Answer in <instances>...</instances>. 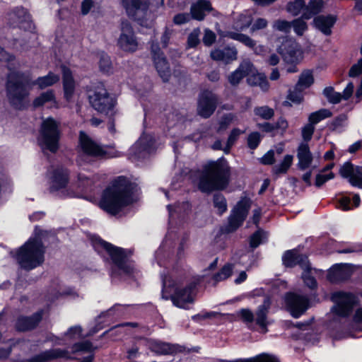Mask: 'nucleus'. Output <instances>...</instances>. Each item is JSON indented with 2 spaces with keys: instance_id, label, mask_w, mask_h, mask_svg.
<instances>
[{
  "instance_id": "obj_13",
  "label": "nucleus",
  "mask_w": 362,
  "mask_h": 362,
  "mask_svg": "<svg viewBox=\"0 0 362 362\" xmlns=\"http://www.w3.org/2000/svg\"><path fill=\"white\" fill-rule=\"evenodd\" d=\"M79 144L83 152L78 160L80 165H81V161H86L88 158L103 157L106 155V151L103 147L93 141L83 132H80Z\"/></svg>"
},
{
  "instance_id": "obj_58",
  "label": "nucleus",
  "mask_w": 362,
  "mask_h": 362,
  "mask_svg": "<svg viewBox=\"0 0 362 362\" xmlns=\"http://www.w3.org/2000/svg\"><path fill=\"white\" fill-rule=\"evenodd\" d=\"M92 349V344L88 341H85L83 342L75 343L72 346V352H90Z\"/></svg>"
},
{
  "instance_id": "obj_43",
  "label": "nucleus",
  "mask_w": 362,
  "mask_h": 362,
  "mask_svg": "<svg viewBox=\"0 0 362 362\" xmlns=\"http://www.w3.org/2000/svg\"><path fill=\"white\" fill-rule=\"evenodd\" d=\"M223 36L228 37L230 39L239 41L250 48H253L256 45V42L255 40H253L249 36L242 34V33H238L233 32V31H229V32H226L224 35H223Z\"/></svg>"
},
{
  "instance_id": "obj_59",
  "label": "nucleus",
  "mask_w": 362,
  "mask_h": 362,
  "mask_svg": "<svg viewBox=\"0 0 362 362\" xmlns=\"http://www.w3.org/2000/svg\"><path fill=\"white\" fill-rule=\"evenodd\" d=\"M273 28L277 30L288 33L291 29V22L286 20H277L274 23Z\"/></svg>"
},
{
  "instance_id": "obj_50",
  "label": "nucleus",
  "mask_w": 362,
  "mask_h": 362,
  "mask_svg": "<svg viewBox=\"0 0 362 362\" xmlns=\"http://www.w3.org/2000/svg\"><path fill=\"white\" fill-rule=\"evenodd\" d=\"M305 7L306 5L303 0H295L287 4L286 10L289 13L296 16L302 11L303 13Z\"/></svg>"
},
{
  "instance_id": "obj_28",
  "label": "nucleus",
  "mask_w": 362,
  "mask_h": 362,
  "mask_svg": "<svg viewBox=\"0 0 362 362\" xmlns=\"http://www.w3.org/2000/svg\"><path fill=\"white\" fill-rule=\"evenodd\" d=\"M298 166L300 170L308 168L313 161V155L307 143H301L297 150Z\"/></svg>"
},
{
  "instance_id": "obj_6",
  "label": "nucleus",
  "mask_w": 362,
  "mask_h": 362,
  "mask_svg": "<svg viewBox=\"0 0 362 362\" xmlns=\"http://www.w3.org/2000/svg\"><path fill=\"white\" fill-rule=\"evenodd\" d=\"M69 173L66 169H55L49 181V191L51 193L59 197H79L81 193L88 190V185L90 182L86 177L78 175V191H74L71 186H68Z\"/></svg>"
},
{
  "instance_id": "obj_45",
  "label": "nucleus",
  "mask_w": 362,
  "mask_h": 362,
  "mask_svg": "<svg viewBox=\"0 0 362 362\" xmlns=\"http://www.w3.org/2000/svg\"><path fill=\"white\" fill-rule=\"evenodd\" d=\"M314 83V77L313 71L310 70H305L303 71L299 77L298 81L296 84L297 90H303L309 88Z\"/></svg>"
},
{
  "instance_id": "obj_5",
  "label": "nucleus",
  "mask_w": 362,
  "mask_h": 362,
  "mask_svg": "<svg viewBox=\"0 0 362 362\" xmlns=\"http://www.w3.org/2000/svg\"><path fill=\"white\" fill-rule=\"evenodd\" d=\"M42 231L37 227L35 235L15 252L13 256L20 267L26 270L33 269L44 262L45 248L40 238Z\"/></svg>"
},
{
  "instance_id": "obj_32",
  "label": "nucleus",
  "mask_w": 362,
  "mask_h": 362,
  "mask_svg": "<svg viewBox=\"0 0 362 362\" xmlns=\"http://www.w3.org/2000/svg\"><path fill=\"white\" fill-rule=\"evenodd\" d=\"M246 76L247 77V83L250 86H259L263 91H267L269 89V86L266 76L264 74L257 72L253 65L252 71L247 74Z\"/></svg>"
},
{
  "instance_id": "obj_17",
  "label": "nucleus",
  "mask_w": 362,
  "mask_h": 362,
  "mask_svg": "<svg viewBox=\"0 0 362 362\" xmlns=\"http://www.w3.org/2000/svg\"><path fill=\"white\" fill-rule=\"evenodd\" d=\"M359 269V267H355L349 264H337L329 270L327 279L332 283L341 282L357 274Z\"/></svg>"
},
{
  "instance_id": "obj_26",
  "label": "nucleus",
  "mask_w": 362,
  "mask_h": 362,
  "mask_svg": "<svg viewBox=\"0 0 362 362\" xmlns=\"http://www.w3.org/2000/svg\"><path fill=\"white\" fill-rule=\"evenodd\" d=\"M337 21V18L333 15H320L313 20V25L325 35L332 34V28Z\"/></svg>"
},
{
  "instance_id": "obj_48",
  "label": "nucleus",
  "mask_w": 362,
  "mask_h": 362,
  "mask_svg": "<svg viewBox=\"0 0 362 362\" xmlns=\"http://www.w3.org/2000/svg\"><path fill=\"white\" fill-rule=\"evenodd\" d=\"M293 160V156L291 155H286L283 160L278 165L273 167L272 173L274 175H279L286 174L290 167L291 166Z\"/></svg>"
},
{
  "instance_id": "obj_36",
  "label": "nucleus",
  "mask_w": 362,
  "mask_h": 362,
  "mask_svg": "<svg viewBox=\"0 0 362 362\" xmlns=\"http://www.w3.org/2000/svg\"><path fill=\"white\" fill-rule=\"evenodd\" d=\"M62 74L64 97L67 100H69L74 91L75 83L71 71L64 66H62Z\"/></svg>"
},
{
  "instance_id": "obj_46",
  "label": "nucleus",
  "mask_w": 362,
  "mask_h": 362,
  "mask_svg": "<svg viewBox=\"0 0 362 362\" xmlns=\"http://www.w3.org/2000/svg\"><path fill=\"white\" fill-rule=\"evenodd\" d=\"M171 205H168L167 208L169 211V223L170 224L173 223L174 219L177 216L179 217L182 216V214H187V211L190 209V204L188 202H182V204H178L174 211L171 209Z\"/></svg>"
},
{
  "instance_id": "obj_42",
  "label": "nucleus",
  "mask_w": 362,
  "mask_h": 362,
  "mask_svg": "<svg viewBox=\"0 0 362 362\" xmlns=\"http://www.w3.org/2000/svg\"><path fill=\"white\" fill-rule=\"evenodd\" d=\"M46 103H50V106H56L57 102L52 90L42 93L33 100V106L35 107L42 106Z\"/></svg>"
},
{
  "instance_id": "obj_44",
  "label": "nucleus",
  "mask_w": 362,
  "mask_h": 362,
  "mask_svg": "<svg viewBox=\"0 0 362 362\" xmlns=\"http://www.w3.org/2000/svg\"><path fill=\"white\" fill-rule=\"evenodd\" d=\"M223 36L228 37L230 39L239 41L250 48H253L256 45V42L255 40H253L249 36L242 34V33H238L233 32V31H229V32H226L224 35H223Z\"/></svg>"
},
{
  "instance_id": "obj_40",
  "label": "nucleus",
  "mask_w": 362,
  "mask_h": 362,
  "mask_svg": "<svg viewBox=\"0 0 362 362\" xmlns=\"http://www.w3.org/2000/svg\"><path fill=\"white\" fill-rule=\"evenodd\" d=\"M347 336L358 338L362 337V308L356 310L353 319L351 329Z\"/></svg>"
},
{
  "instance_id": "obj_30",
  "label": "nucleus",
  "mask_w": 362,
  "mask_h": 362,
  "mask_svg": "<svg viewBox=\"0 0 362 362\" xmlns=\"http://www.w3.org/2000/svg\"><path fill=\"white\" fill-rule=\"evenodd\" d=\"M30 18L27 11L21 6L15 8L8 13L9 23L13 27H22L23 23L30 21Z\"/></svg>"
},
{
  "instance_id": "obj_12",
  "label": "nucleus",
  "mask_w": 362,
  "mask_h": 362,
  "mask_svg": "<svg viewBox=\"0 0 362 362\" xmlns=\"http://www.w3.org/2000/svg\"><path fill=\"white\" fill-rule=\"evenodd\" d=\"M156 141L153 136L143 134L131 148L129 154L132 160L146 158L156 150Z\"/></svg>"
},
{
  "instance_id": "obj_38",
  "label": "nucleus",
  "mask_w": 362,
  "mask_h": 362,
  "mask_svg": "<svg viewBox=\"0 0 362 362\" xmlns=\"http://www.w3.org/2000/svg\"><path fill=\"white\" fill-rule=\"evenodd\" d=\"M302 274V279L305 284L310 289H315L317 286V284L315 279V276H317L321 271H318L315 269L312 268L310 264H307L304 268Z\"/></svg>"
},
{
  "instance_id": "obj_35",
  "label": "nucleus",
  "mask_w": 362,
  "mask_h": 362,
  "mask_svg": "<svg viewBox=\"0 0 362 362\" xmlns=\"http://www.w3.org/2000/svg\"><path fill=\"white\" fill-rule=\"evenodd\" d=\"M360 202L361 199L358 194H353L352 198L350 195H342L337 199L336 206L339 209L348 211L358 206Z\"/></svg>"
},
{
  "instance_id": "obj_39",
  "label": "nucleus",
  "mask_w": 362,
  "mask_h": 362,
  "mask_svg": "<svg viewBox=\"0 0 362 362\" xmlns=\"http://www.w3.org/2000/svg\"><path fill=\"white\" fill-rule=\"evenodd\" d=\"M219 362H280L277 357L268 354H261L249 358H236L234 360L220 359Z\"/></svg>"
},
{
  "instance_id": "obj_19",
  "label": "nucleus",
  "mask_w": 362,
  "mask_h": 362,
  "mask_svg": "<svg viewBox=\"0 0 362 362\" xmlns=\"http://www.w3.org/2000/svg\"><path fill=\"white\" fill-rule=\"evenodd\" d=\"M217 102V96L211 91L204 90L202 92L197 107L199 115L204 118L209 117L216 110Z\"/></svg>"
},
{
  "instance_id": "obj_64",
  "label": "nucleus",
  "mask_w": 362,
  "mask_h": 362,
  "mask_svg": "<svg viewBox=\"0 0 362 362\" xmlns=\"http://www.w3.org/2000/svg\"><path fill=\"white\" fill-rule=\"evenodd\" d=\"M235 119V115L233 114L229 113L223 115L220 122H219V127L218 131H222L225 130L229 124H231V122Z\"/></svg>"
},
{
  "instance_id": "obj_1",
  "label": "nucleus",
  "mask_w": 362,
  "mask_h": 362,
  "mask_svg": "<svg viewBox=\"0 0 362 362\" xmlns=\"http://www.w3.org/2000/svg\"><path fill=\"white\" fill-rule=\"evenodd\" d=\"M0 61L7 63L9 73L7 76L6 85V94L9 103L16 109L21 110L28 104V95L32 86L37 85L39 88L44 89L55 84L59 80V76L49 72L47 76L39 77L32 81L29 75L18 71L19 63L15 57L0 47Z\"/></svg>"
},
{
  "instance_id": "obj_21",
  "label": "nucleus",
  "mask_w": 362,
  "mask_h": 362,
  "mask_svg": "<svg viewBox=\"0 0 362 362\" xmlns=\"http://www.w3.org/2000/svg\"><path fill=\"white\" fill-rule=\"evenodd\" d=\"M339 174L348 179L352 186L362 189V166H355L351 162H346L340 167Z\"/></svg>"
},
{
  "instance_id": "obj_62",
  "label": "nucleus",
  "mask_w": 362,
  "mask_h": 362,
  "mask_svg": "<svg viewBox=\"0 0 362 362\" xmlns=\"http://www.w3.org/2000/svg\"><path fill=\"white\" fill-rule=\"evenodd\" d=\"M261 141V135L258 132H252L247 138V145L250 148L255 149Z\"/></svg>"
},
{
  "instance_id": "obj_52",
  "label": "nucleus",
  "mask_w": 362,
  "mask_h": 362,
  "mask_svg": "<svg viewBox=\"0 0 362 362\" xmlns=\"http://www.w3.org/2000/svg\"><path fill=\"white\" fill-rule=\"evenodd\" d=\"M214 204L215 208L218 209L219 214H222L227 210L226 200L225 197L219 193H216L214 194Z\"/></svg>"
},
{
  "instance_id": "obj_47",
  "label": "nucleus",
  "mask_w": 362,
  "mask_h": 362,
  "mask_svg": "<svg viewBox=\"0 0 362 362\" xmlns=\"http://www.w3.org/2000/svg\"><path fill=\"white\" fill-rule=\"evenodd\" d=\"M233 270V264L227 263L217 273L212 275L211 280L214 284L226 280L231 276Z\"/></svg>"
},
{
  "instance_id": "obj_25",
  "label": "nucleus",
  "mask_w": 362,
  "mask_h": 362,
  "mask_svg": "<svg viewBox=\"0 0 362 362\" xmlns=\"http://www.w3.org/2000/svg\"><path fill=\"white\" fill-rule=\"evenodd\" d=\"M354 88L353 83L350 82L344 90L342 95L335 92L332 87L325 88L323 90V93L329 103L336 104L339 103L342 98L344 100L349 98L353 93Z\"/></svg>"
},
{
  "instance_id": "obj_24",
  "label": "nucleus",
  "mask_w": 362,
  "mask_h": 362,
  "mask_svg": "<svg viewBox=\"0 0 362 362\" xmlns=\"http://www.w3.org/2000/svg\"><path fill=\"white\" fill-rule=\"evenodd\" d=\"M284 264L287 267H293L299 265L301 268H304L309 263L308 257L299 254L297 250L286 251L282 257Z\"/></svg>"
},
{
  "instance_id": "obj_7",
  "label": "nucleus",
  "mask_w": 362,
  "mask_h": 362,
  "mask_svg": "<svg viewBox=\"0 0 362 362\" xmlns=\"http://www.w3.org/2000/svg\"><path fill=\"white\" fill-rule=\"evenodd\" d=\"M59 123L52 117L45 119L37 139L42 149L56 152L59 147Z\"/></svg>"
},
{
  "instance_id": "obj_51",
  "label": "nucleus",
  "mask_w": 362,
  "mask_h": 362,
  "mask_svg": "<svg viewBox=\"0 0 362 362\" xmlns=\"http://www.w3.org/2000/svg\"><path fill=\"white\" fill-rule=\"evenodd\" d=\"M245 133V131H242L238 128H234L230 133L227 144L223 151L228 153L230 148L234 145L240 135Z\"/></svg>"
},
{
  "instance_id": "obj_15",
  "label": "nucleus",
  "mask_w": 362,
  "mask_h": 362,
  "mask_svg": "<svg viewBox=\"0 0 362 362\" xmlns=\"http://www.w3.org/2000/svg\"><path fill=\"white\" fill-rule=\"evenodd\" d=\"M118 46L124 52H134L139 47V42L134 35L132 25L127 21L121 24V35L117 42Z\"/></svg>"
},
{
  "instance_id": "obj_16",
  "label": "nucleus",
  "mask_w": 362,
  "mask_h": 362,
  "mask_svg": "<svg viewBox=\"0 0 362 362\" xmlns=\"http://www.w3.org/2000/svg\"><path fill=\"white\" fill-rule=\"evenodd\" d=\"M285 303L291 315L296 318L303 315L309 307V300L305 296L294 293L286 294Z\"/></svg>"
},
{
  "instance_id": "obj_9",
  "label": "nucleus",
  "mask_w": 362,
  "mask_h": 362,
  "mask_svg": "<svg viewBox=\"0 0 362 362\" xmlns=\"http://www.w3.org/2000/svg\"><path fill=\"white\" fill-rule=\"evenodd\" d=\"M88 99L92 107L101 113L108 114L115 105V98L110 95L102 84L89 93Z\"/></svg>"
},
{
  "instance_id": "obj_2",
  "label": "nucleus",
  "mask_w": 362,
  "mask_h": 362,
  "mask_svg": "<svg viewBox=\"0 0 362 362\" xmlns=\"http://www.w3.org/2000/svg\"><path fill=\"white\" fill-rule=\"evenodd\" d=\"M138 186L124 177L115 179L103 191L99 206L110 214H118L124 207L136 201Z\"/></svg>"
},
{
  "instance_id": "obj_31",
  "label": "nucleus",
  "mask_w": 362,
  "mask_h": 362,
  "mask_svg": "<svg viewBox=\"0 0 362 362\" xmlns=\"http://www.w3.org/2000/svg\"><path fill=\"white\" fill-rule=\"evenodd\" d=\"M238 52L235 47H226L223 49H216L211 52V57L214 60L223 61L229 63L237 59Z\"/></svg>"
},
{
  "instance_id": "obj_14",
  "label": "nucleus",
  "mask_w": 362,
  "mask_h": 362,
  "mask_svg": "<svg viewBox=\"0 0 362 362\" xmlns=\"http://www.w3.org/2000/svg\"><path fill=\"white\" fill-rule=\"evenodd\" d=\"M250 206L251 201L246 197L242 198L237 203L228 218V232L235 230L243 224L247 217Z\"/></svg>"
},
{
  "instance_id": "obj_29",
  "label": "nucleus",
  "mask_w": 362,
  "mask_h": 362,
  "mask_svg": "<svg viewBox=\"0 0 362 362\" xmlns=\"http://www.w3.org/2000/svg\"><path fill=\"white\" fill-rule=\"evenodd\" d=\"M252 71V64L250 61H243L238 68L228 76V81L232 86L239 84L247 74Z\"/></svg>"
},
{
  "instance_id": "obj_37",
  "label": "nucleus",
  "mask_w": 362,
  "mask_h": 362,
  "mask_svg": "<svg viewBox=\"0 0 362 362\" xmlns=\"http://www.w3.org/2000/svg\"><path fill=\"white\" fill-rule=\"evenodd\" d=\"M146 346L153 352L159 355L170 354L173 349L170 344L162 342L156 339L146 340Z\"/></svg>"
},
{
  "instance_id": "obj_23",
  "label": "nucleus",
  "mask_w": 362,
  "mask_h": 362,
  "mask_svg": "<svg viewBox=\"0 0 362 362\" xmlns=\"http://www.w3.org/2000/svg\"><path fill=\"white\" fill-rule=\"evenodd\" d=\"M71 358L67 351L60 349H53L42 351L35 355L28 360H24L21 362H49L57 358Z\"/></svg>"
},
{
  "instance_id": "obj_3",
  "label": "nucleus",
  "mask_w": 362,
  "mask_h": 362,
  "mask_svg": "<svg viewBox=\"0 0 362 362\" xmlns=\"http://www.w3.org/2000/svg\"><path fill=\"white\" fill-rule=\"evenodd\" d=\"M228 173L229 167L225 159L209 162L204 165L199 174V189L203 192H209L225 188L228 183Z\"/></svg>"
},
{
  "instance_id": "obj_55",
  "label": "nucleus",
  "mask_w": 362,
  "mask_h": 362,
  "mask_svg": "<svg viewBox=\"0 0 362 362\" xmlns=\"http://www.w3.org/2000/svg\"><path fill=\"white\" fill-rule=\"evenodd\" d=\"M267 238V235L262 230H257L250 238V246L253 248L259 246L263 240Z\"/></svg>"
},
{
  "instance_id": "obj_20",
  "label": "nucleus",
  "mask_w": 362,
  "mask_h": 362,
  "mask_svg": "<svg viewBox=\"0 0 362 362\" xmlns=\"http://www.w3.org/2000/svg\"><path fill=\"white\" fill-rule=\"evenodd\" d=\"M195 286L194 283H191L183 288H175L173 294L170 295L173 304L178 308H187V304L193 301Z\"/></svg>"
},
{
  "instance_id": "obj_27",
  "label": "nucleus",
  "mask_w": 362,
  "mask_h": 362,
  "mask_svg": "<svg viewBox=\"0 0 362 362\" xmlns=\"http://www.w3.org/2000/svg\"><path fill=\"white\" fill-rule=\"evenodd\" d=\"M42 311L35 313L32 317H20L18 318L16 327L17 330L24 332L35 328L41 320Z\"/></svg>"
},
{
  "instance_id": "obj_49",
  "label": "nucleus",
  "mask_w": 362,
  "mask_h": 362,
  "mask_svg": "<svg viewBox=\"0 0 362 362\" xmlns=\"http://www.w3.org/2000/svg\"><path fill=\"white\" fill-rule=\"evenodd\" d=\"M332 112L327 109H320L316 112H312L308 117V122L314 126L322 120L329 118L332 116Z\"/></svg>"
},
{
  "instance_id": "obj_61",
  "label": "nucleus",
  "mask_w": 362,
  "mask_h": 362,
  "mask_svg": "<svg viewBox=\"0 0 362 362\" xmlns=\"http://www.w3.org/2000/svg\"><path fill=\"white\" fill-rule=\"evenodd\" d=\"M199 35L200 30L199 28L193 30V31L189 35L187 39V45L189 47H194L199 44Z\"/></svg>"
},
{
  "instance_id": "obj_18",
  "label": "nucleus",
  "mask_w": 362,
  "mask_h": 362,
  "mask_svg": "<svg viewBox=\"0 0 362 362\" xmlns=\"http://www.w3.org/2000/svg\"><path fill=\"white\" fill-rule=\"evenodd\" d=\"M279 52L286 63H297L303 57L300 45L293 39L284 40L279 47Z\"/></svg>"
},
{
  "instance_id": "obj_41",
  "label": "nucleus",
  "mask_w": 362,
  "mask_h": 362,
  "mask_svg": "<svg viewBox=\"0 0 362 362\" xmlns=\"http://www.w3.org/2000/svg\"><path fill=\"white\" fill-rule=\"evenodd\" d=\"M323 4V0H310L308 5L306 6L302 13V18L307 20L310 19L322 11Z\"/></svg>"
},
{
  "instance_id": "obj_53",
  "label": "nucleus",
  "mask_w": 362,
  "mask_h": 362,
  "mask_svg": "<svg viewBox=\"0 0 362 362\" xmlns=\"http://www.w3.org/2000/svg\"><path fill=\"white\" fill-rule=\"evenodd\" d=\"M252 20V14L249 11L242 13L240 16L238 22H237L235 28L243 30L251 25Z\"/></svg>"
},
{
  "instance_id": "obj_22",
  "label": "nucleus",
  "mask_w": 362,
  "mask_h": 362,
  "mask_svg": "<svg viewBox=\"0 0 362 362\" xmlns=\"http://www.w3.org/2000/svg\"><path fill=\"white\" fill-rule=\"evenodd\" d=\"M151 54L155 67L163 78V81H168L170 76V71L168 64L163 57V54L160 52L158 45H155L153 42L151 45Z\"/></svg>"
},
{
  "instance_id": "obj_63",
  "label": "nucleus",
  "mask_w": 362,
  "mask_h": 362,
  "mask_svg": "<svg viewBox=\"0 0 362 362\" xmlns=\"http://www.w3.org/2000/svg\"><path fill=\"white\" fill-rule=\"evenodd\" d=\"M314 131L315 126L310 122L302 128V137L305 141V143H307L312 139Z\"/></svg>"
},
{
  "instance_id": "obj_54",
  "label": "nucleus",
  "mask_w": 362,
  "mask_h": 362,
  "mask_svg": "<svg viewBox=\"0 0 362 362\" xmlns=\"http://www.w3.org/2000/svg\"><path fill=\"white\" fill-rule=\"evenodd\" d=\"M291 28H293L295 33L299 36L303 35L307 30V23L302 18H297L291 22Z\"/></svg>"
},
{
  "instance_id": "obj_60",
  "label": "nucleus",
  "mask_w": 362,
  "mask_h": 362,
  "mask_svg": "<svg viewBox=\"0 0 362 362\" xmlns=\"http://www.w3.org/2000/svg\"><path fill=\"white\" fill-rule=\"evenodd\" d=\"M334 177V174L332 172L326 173L320 172L317 175L315 179V185L318 187H321L324 183Z\"/></svg>"
},
{
  "instance_id": "obj_57",
  "label": "nucleus",
  "mask_w": 362,
  "mask_h": 362,
  "mask_svg": "<svg viewBox=\"0 0 362 362\" xmlns=\"http://www.w3.org/2000/svg\"><path fill=\"white\" fill-rule=\"evenodd\" d=\"M362 250V245L358 243H346L344 247L338 249L337 251L339 253H352L358 252Z\"/></svg>"
},
{
  "instance_id": "obj_11",
  "label": "nucleus",
  "mask_w": 362,
  "mask_h": 362,
  "mask_svg": "<svg viewBox=\"0 0 362 362\" xmlns=\"http://www.w3.org/2000/svg\"><path fill=\"white\" fill-rule=\"evenodd\" d=\"M129 17L143 24L144 18L148 16L150 0H121Z\"/></svg>"
},
{
  "instance_id": "obj_33",
  "label": "nucleus",
  "mask_w": 362,
  "mask_h": 362,
  "mask_svg": "<svg viewBox=\"0 0 362 362\" xmlns=\"http://www.w3.org/2000/svg\"><path fill=\"white\" fill-rule=\"evenodd\" d=\"M212 7L211 3L206 0H199L191 6V14L194 19L202 21L206 13L211 11Z\"/></svg>"
},
{
  "instance_id": "obj_4",
  "label": "nucleus",
  "mask_w": 362,
  "mask_h": 362,
  "mask_svg": "<svg viewBox=\"0 0 362 362\" xmlns=\"http://www.w3.org/2000/svg\"><path fill=\"white\" fill-rule=\"evenodd\" d=\"M91 242L94 249L98 253L101 252L100 250H104L110 256L113 264L110 275L113 279H124L133 274L134 264L129 261L124 249L115 247L96 235L91 238Z\"/></svg>"
},
{
  "instance_id": "obj_56",
  "label": "nucleus",
  "mask_w": 362,
  "mask_h": 362,
  "mask_svg": "<svg viewBox=\"0 0 362 362\" xmlns=\"http://www.w3.org/2000/svg\"><path fill=\"white\" fill-rule=\"evenodd\" d=\"M254 112L256 115L265 119H269L274 115V110L267 106L256 107Z\"/></svg>"
},
{
  "instance_id": "obj_10",
  "label": "nucleus",
  "mask_w": 362,
  "mask_h": 362,
  "mask_svg": "<svg viewBox=\"0 0 362 362\" xmlns=\"http://www.w3.org/2000/svg\"><path fill=\"white\" fill-rule=\"evenodd\" d=\"M331 299L334 303L332 312L341 317L349 315L358 303V298L354 294L343 291L333 293Z\"/></svg>"
},
{
  "instance_id": "obj_8",
  "label": "nucleus",
  "mask_w": 362,
  "mask_h": 362,
  "mask_svg": "<svg viewBox=\"0 0 362 362\" xmlns=\"http://www.w3.org/2000/svg\"><path fill=\"white\" fill-rule=\"evenodd\" d=\"M268 306L266 302L263 305H259L256 312L255 317L252 312L249 309L240 310L238 315L250 329L257 330L261 333H266L268 325L267 320Z\"/></svg>"
},
{
  "instance_id": "obj_34",
  "label": "nucleus",
  "mask_w": 362,
  "mask_h": 362,
  "mask_svg": "<svg viewBox=\"0 0 362 362\" xmlns=\"http://www.w3.org/2000/svg\"><path fill=\"white\" fill-rule=\"evenodd\" d=\"M82 329L80 326H74L69 329L64 334V339L55 338L54 344L58 345H68L82 338Z\"/></svg>"
}]
</instances>
